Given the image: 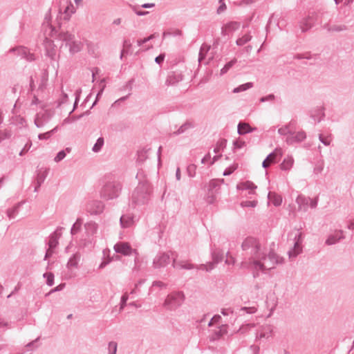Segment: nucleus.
I'll list each match as a JSON object with an SVG mask.
<instances>
[{"mask_svg":"<svg viewBox=\"0 0 354 354\" xmlns=\"http://www.w3.org/2000/svg\"><path fill=\"white\" fill-rule=\"evenodd\" d=\"M290 126H291V123H290L288 125H285V126L279 128L278 129V133L280 135H283V136H285V135H287V134H289V136H290L291 134V131L290 129Z\"/></svg>","mask_w":354,"mask_h":354,"instance_id":"obj_48","label":"nucleus"},{"mask_svg":"<svg viewBox=\"0 0 354 354\" xmlns=\"http://www.w3.org/2000/svg\"><path fill=\"white\" fill-rule=\"evenodd\" d=\"M226 142L227 141L225 139H223V140H220L219 142H218L216 144V146L215 147V148L214 149V153H218L219 151L221 150V149L225 147V145H226Z\"/></svg>","mask_w":354,"mask_h":354,"instance_id":"obj_53","label":"nucleus"},{"mask_svg":"<svg viewBox=\"0 0 354 354\" xmlns=\"http://www.w3.org/2000/svg\"><path fill=\"white\" fill-rule=\"evenodd\" d=\"M310 200V198L309 197H306L303 195H299L296 199V202L299 206V209L306 212Z\"/></svg>","mask_w":354,"mask_h":354,"instance_id":"obj_20","label":"nucleus"},{"mask_svg":"<svg viewBox=\"0 0 354 354\" xmlns=\"http://www.w3.org/2000/svg\"><path fill=\"white\" fill-rule=\"evenodd\" d=\"M38 114H40L41 120L44 121V122H46L50 118L51 116L50 113L48 111H46L44 113H39Z\"/></svg>","mask_w":354,"mask_h":354,"instance_id":"obj_63","label":"nucleus"},{"mask_svg":"<svg viewBox=\"0 0 354 354\" xmlns=\"http://www.w3.org/2000/svg\"><path fill=\"white\" fill-rule=\"evenodd\" d=\"M301 243H302V233L299 232L295 236V243L293 248L288 251V255L289 258H295L299 254H300L302 252L301 248Z\"/></svg>","mask_w":354,"mask_h":354,"instance_id":"obj_10","label":"nucleus"},{"mask_svg":"<svg viewBox=\"0 0 354 354\" xmlns=\"http://www.w3.org/2000/svg\"><path fill=\"white\" fill-rule=\"evenodd\" d=\"M83 223V219L81 218H77L75 223L73 225L71 230V234L72 235L76 234L77 232H79L81 230L82 225Z\"/></svg>","mask_w":354,"mask_h":354,"instance_id":"obj_34","label":"nucleus"},{"mask_svg":"<svg viewBox=\"0 0 354 354\" xmlns=\"http://www.w3.org/2000/svg\"><path fill=\"white\" fill-rule=\"evenodd\" d=\"M255 326V324H243L242 325L238 332L241 333H246L247 331H248L249 330H250L252 328H254Z\"/></svg>","mask_w":354,"mask_h":354,"instance_id":"obj_51","label":"nucleus"},{"mask_svg":"<svg viewBox=\"0 0 354 354\" xmlns=\"http://www.w3.org/2000/svg\"><path fill=\"white\" fill-rule=\"evenodd\" d=\"M306 133L303 131H298L295 134L291 132V134L286 138V142L288 145H292L295 142H300L306 138Z\"/></svg>","mask_w":354,"mask_h":354,"instance_id":"obj_15","label":"nucleus"},{"mask_svg":"<svg viewBox=\"0 0 354 354\" xmlns=\"http://www.w3.org/2000/svg\"><path fill=\"white\" fill-rule=\"evenodd\" d=\"M128 298H129V296H128L127 293H124L122 296L121 301H120V310H123L124 308L125 307V306L127 305V301L128 300Z\"/></svg>","mask_w":354,"mask_h":354,"instance_id":"obj_56","label":"nucleus"},{"mask_svg":"<svg viewBox=\"0 0 354 354\" xmlns=\"http://www.w3.org/2000/svg\"><path fill=\"white\" fill-rule=\"evenodd\" d=\"M312 56L309 52L305 53H300L297 54L295 55V58L297 59H311Z\"/></svg>","mask_w":354,"mask_h":354,"instance_id":"obj_55","label":"nucleus"},{"mask_svg":"<svg viewBox=\"0 0 354 354\" xmlns=\"http://www.w3.org/2000/svg\"><path fill=\"white\" fill-rule=\"evenodd\" d=\"M294 160L291 157H288L285 158L283 161L280 165V168L282 170H289L293 165Z\"/></svg>","mask_w":354,"mask_h":354,"instance_id":"obj_33","label":"nucleus"},{"mask_svg":"<svg viewBox=\"0 0 354 354\" xmlns=\"http://www.w3.org/2000/svg\"><path fill=\"white\" fill-rule=\"evenodd\" d=\"M57 127L48 132L40 133L39 134L38 138L39 140H47L51 137V136L57 131Z\"/></svg>","mask_w":354,"mask_h":354,"instance_id":"obj_44","label":"nucleus"},{"mask_svg":"<svg viewBox=\"0 0 354 354\" xmlns=\"http://www.w3.org/2000/svg\"><path fill=\"white\" fill-rule=\"evenodd\" d=\"M227 324H223L221 325L218 330H215L212 333L211 335H209V341L214 342L216 340L219 339L221 337H222L224 335L227 333Z\"/></svg>","mask_w":354,"mask_h":354,"instance_id":"obj_18","label":"nucleus"},{"mask_svg":"<svg viewBox=\"0 0 354 354\" xmlns=\"http://www.w3.org/2000/svg\"><path fill=\"white\" fill-rule=\"evenodd\" d=\"M238 166L237 165H234L228 168H226L223 171V176H229L232 174L236 169Z\"/></svg>","mask_w":354,"mask_h":354,"instance_id":"obj_58","label":"nucleus"},{"mask_svg":"<svg viewBox=\"0 0 354 354\" xmlns=\"http://www.w3.org/2000/svg\"><path fill=\"white\" fill-rule=\"evenodd\" d=\"M147 150H145V149H142V150L138 151L137 161L139 162H144L147 158Z\"/></svg>","mask_w":354,"mask_h":354,"instance_id":"obj_50","label":"nucleus"},{"mask_svg":"<svg viewBox=\"0 0 354 354\" xmlns=\"http://www.w3.org/2000/svg\"><path fill=\"white\" fill-rule=\"evenodd\" d=\"M324 28L328 32H341L347 30V27L345 25L330 26L328 24H326L324 26Z\"/></svg>","mask_w":354,"mask_h":354,"instance_id":"obj_28","label":"nucleus"},{"mask_svg":"<svg viewBox=\"0 0 354 354\" xmlns=\"http://www.w3.org/2000/svg\"><path fill=\"white\" fill-rule=\"evenodd\" d=\"M12 134V131L9 129L0 130V143L5 139L10 138Z\"/></svg>","mask_w":354,"mask_h":354,"instance_id":"obj_45","label":"nucleus"},{"mask_svg":"<svg viewBox=\"0 0 354 354\" xmlns=\"http://www.w3.org/2000/svg\"><path fill=\"white\" fill-rule=\"evenodd\" d=\"M151 187L147 182L139 183L132 193V203L140 206L147 204L151 198Z\"/></svg>","mask_w":354,"mask_h":354,"instance_id":"obj_3","label":"nucleus"},{"mask_svg":"<svg viewBox=\"0 0 354 354\" xmlns=\"http://www.w3.org/2000/svg\"><path fill=\"white\" fill-rule=\"evenodd\" d=\"M104 144V138L100 137L97 140L96 142L95 143V145H93V147L92 148L93 151L95 153L99 152L102 149Z\"/></svg>","mask_w":354,"mask_h":354,"instance_id":"obj_40","label":"nucleus"},{"mask_svg":"<svg viewBox=\"0 0 354 354\" xmlns=\"http://www.w3.org/2000/svg\"><path fill=\"white\" fill-rule=\"evenodd\" d=\"M319 140L325 146H329L331 142V136H324L322 134H319Z\"/></svg>","mask_w":354,"mask_h":354,"instance_id":"obj_49","label":"nucleus"},{"mask_svg":"<svg viewBox=\"0 0 354 354\" xmlns=\"http://www.w3.org/2000/svg\"><path fill=\"white\" fill-rule=\"evenodd\" d=\"M48 169H46L44 171L39 170L36 178V181L39 184H42L48 175Z\"/></svg>","mask_w":354,"mask_h":354,"instance_id":"obj_41","label":"nucleus"},{"mask_svg":"<svg viewBox=\"0 0 354 354\" xmlns=\"http://www.w3.org/2000/svg\"><path fill=\"white\" fill-rule=\"evenodd\" d=\"M196 165L194 164H190L187 167V174L190 178H193L196 176Z\"/></svg>","mask_w":354,"mask_h":354,"instance_id":"obj_43","label":"nucleus"},{"mask_svg":"<svg viewBox=\"0 0 354 354\" xmlns=\"http://www.w3.org/2000/svg\"><path fill=\"white\" fill-rule=\"evenodd\" d=\"M84 228L88 234L93 235L97 230V224L93 221H89L85 223Z\"/></svg>","mask_w":354,"mask_h":354,"instance_id":"obj_27","label":"nucleus"},{"mask_svg":"<svg viewBox=\"0 0 354 354\" xmlns=\"http://www.w3.org/2000/svg\"><path fill=\"white\" fill-rule=\"evenodd\" d=\"M80 259V254L79 253L74 254L68 260L67 263V267L69 268H77L79 261Z\"/></svg>","mask_w":354,"mask_h":354,"instance_id":"obj_30","label":"nucleus"},{"mask_svg":"<svg viewBox=\"0 0 354 354\" xmlns=\"http://www.w3.org/2000/svg\"><path fill=\"white\" fill-rule=\"evenodd\" d=\"M253 87V83L252 82H247L245 84H241L236 88H234L232 91L234 93H238L242 91H245L249 88H251Z\"/></svg>","mask_w":354,"mask_h":354,"instance_id":"obj_35","label":"nucleus"},{"mask_svg":"<svg viewBox=\"0 0 354 354\" xmlns=\"http://www.w3.org/2000/svg\"><path fill=\"white\" fill-rule=\"evenodd\" d=\"M195 124L193 122L187 120L183 124L177 131L173 133V135L178 136L187 132L188 130L194 128Z\"/></svg>","mask_w":354,"mask_h":354,"instance_id":"obj_22","label":"nucleus"},{"mask_svg":"<svg viewBox=\"0 0 354 354\" xmlns=\"http://www.w3.org/2000/svg\"><path fill=\"white\" fill-rule=\"evenodd\" d=\"M344 236L343 235V231L339 230L335 232V234H330L326 240V244L328 245H334L339 242L340 240L344 239Z\"/></svg>","mask_w":354,"mask_h":354,"instance_id":"obj_19","label":"nucleus"},{"mask_svg":"<svg viewBox=\"0 0 354 354\" xmlns=\"http://www.w3.org/2000/svg\"><path fill=\"white\" fill-rule=\"evenodd\" d=\"M272 333V329L270 326H262L261 330H259L256 333V340H261V339H268Z\"/></svg>","mask_w":354,"mask_h":354,"instance_id":"obj_21","label":"nucleus"},{"mask_svg":"<svg viewBox=\"0 0 354 354\" xmlns=\"http://www.w3.org/2000/svg\"><path fill=\"white\" fill-rule=\"evenodd\" d=\"M172 266L174 268H180V269H185V270H191L193 268H195L196 266L190 263H188L187 261H176V258H174L173 259V263ZM198 270H206L207 272L211 271L213 270L214 268V263H208L207 264H201L199 266L196 267Z\"/></svg>","mask_w":354,"mask_h":354,"instance_id":"obj_8","label":"nucleus"},{"mask_svg":"<svg viewBox=\"0 0 354 354\" xmlns=\"http://www.w3.org/2000/svg\"><path fill=\"white\" fill-rule=\"evenodd\" d=\"M44 121L41 120L40 114H37L36 118L35 119V124L36 125V127L40 128L44 126Z\"/></svg>","mask_w":354,"mask_h":354,"instance_id":"obj_62","label":"nucleus"},{"mask_svg":"<svg viewBox=\"0 0 354 354\" xmlns=\"http://www.w3.org/2000/svg\"><path fill=\"white\" fill-rule=\"evenodd\" d=\"M237 60L236 59H232L231 61H230L229 62L226 63L225 64V66L221 68V75H223L225 73H226L229 69L230 68H232L236 63Z\"/></svg>","mask_w":354,"mask_h":354,"instance_id":"obj_42","label":"nucleus"},{"mask_svg":"<svg viewBox=\"0 0 354 354\" xmlns=\"http://www.w3.org/2000/svg\"><path fill=\"white\" fill-rule=\"evenodd\" d=\"M28 48L24 46H18L16 48H12L10 50V53H17V55L21 56L24 58V57L26 55V52L28 51Z\"/></svg>","mask_w":354,"mask_h":354,"instance_id":"obj_37","label":"nucleus"},{"mask_svg":"<svg viewBox=\"0 0 354 354\" xmlns=\"http://www.w3.org/2000/svg\"><path fill=\"white\" fill-rule=\"evenodd\" d=\"M315 19L313 17H308L304 19V21L301 22V29L302 32H306L309 30L314 24Z\"/></svg>","mask_w":354,"mask_h":354,"instance_id":"obj_26","label":"nucleus"},{"mask_svg":"<svg viewBox=\"0 0 354 354\" xmlns=\"http://www.w3.org/2000/svg\"><path fill=\"white\" fill-rule=\"evenodd\" d=\"M310 118L317 122H320L325 117L324 107L317 106L310 111Z\"/></svg>","mask_w":354,"mask_h":354,"instance_id":"obj_14","label":"nucleus"},{"mask_svg":"<svg viewBox=\"0 0 354 354\" xmlns=\"http://www.w3.org/2000/svg\"><path fill=\"white\" fill-rule=\"evenodd\" d=\"M122 190V185L118 181H109L101 189L100 196L104 200H113L118 198Z\"/></svg>","mask_w":354,"mask_h":354,"instance_id":"obj_4","label":"nucleus"},{"mask_svg":"<svg viewBox=\"0 0 354 354\" xmlns=\"http://www.w3.org/2000/svg\"><path fill=\"white\" fill-rule=\"evenodd\" d=\"M120 222L122 227H129L133 223V217L130 214H124L120 217Z\"/></svg>","mask_w":354,"mask_h":354,"instance_id":"obj_24","label":"nucleus"},{"mask_svg":"<svg viewBox=\"0 0 354 354\" xmlns=\"http://www.w3.org/2000/svg\"><path fill=\"white\" fill-rule=\"evenodd\" d=\"M183 75L180 72L173 71L167 77L166 80L167 85H175L182 81Z\"/></svg>","mask_w":354,"mask_h":354,"instance_id":"obj_17","label":"nucleus"},{"mask_svg":"<svg viewBox=\"0 0 354 354\" xmlns=\"http://www.w3.org/2000/svg\"><path fill=\"white\" fill-rule=\"evenodd\" d=\"M131 43L130 41V40L129 39H124V41H123V49L121 51V54H120V59H122V57L125 55V54H128L131 48Z\"/></svg>","mask_w":354,"mask_h":354,"instance_id":"obj_36","label":"nucleus"},{"mask_svg":"<svg viewBox=\"0 0 354 354\" xmlns=\"http://www.w3.org/2000/svg\"><path fill=\"white\" fill-rule=\"evenodd\" d=\"M252 39V36L250 35V33H247L242 36L241 37H239L236 39V44L238 46H243L245 44L248 43Z\"/></svg>","mask_w":354,"mask_h":354,"instance_id":"obj_39","label":"nucleus"},{"mask_svg":"<svg viewBox=\"0 0 354 354\" xmlns=\"http://www.w3.org/2000/svg\"><path fill=\"white\" fill-rule=\"evenodd\" d=\"M90 114V111L88 110L85 112H84L83 113L80 114V115H72L71 117V122H75L76 120H80V118H82V117L85 116V115H88Z\"/></svg>","mask_w":354,"mask_h":354,"instance_id":"obj_61","label":"nucleus"},{"mask_svg":"<svg viewBox=\"0 0 354 354\" xmlns=\"http://www.w3.org/2000/svg\"><path fill=\"white\" fill-rule=\"evenodd\" d=\"M271 153H273V156H272L268 160L271 164L277 162L278 161L277 158H281L283 155L281 149L278 148L275 149Z\"/></svg>","mask_w":354,"mask_h":354,"instance_id":"obj_38","label":"nucleus"},{"mask_svg":"<svg viewBox=\"0 0 354 354\" xmlns=\"http://www.w3.org/2000/svg\"><path fill=\"white\" fill-rule=\"evenodd\" d=\"M169 262L170 257L167 253H159L154 258L153 261V266L154 268H160L168 265Z\"/></svg>","mask_w":354,"mask_h":354,"instance_id":"obj_11","label":"nucleus"},{"mask_svg":"<svg viewBox=\"0 0 354 354\" xmlns=\"http://www.w3.org/2000/svg\"><path fill=\"white\" fill-rule=\"evenodd\" d=\"M237 189H248L249 194H254V189H257V186L251 181H245L237 185Z\"/></svg>","mask_w":354,"mask_h":354,"instance_id":"obj_23","label":"nucleus"},{"mask_svg":"<svg viewBox=\"0 0 354 354\" xmlns=\"http://www.w3.org/2000/svg\"><path fill=\"white\" fill-rule=\"evenodd\" d=\"M182 35V31L180 30H174V31H166L164 32L163 36L166 37L167 35H172V36H179Z\"/></svg>","mask_w":354,"mask_h":354,"instance_id":"obj_59","label":"nucleus"},{"mask_svg":"<svg viewBox=\"0 0 354 354\" xmlns=\"http://www.w3.org/2000/svg\"><path fill=\"white\" fill-rule=\"evenodd\" d=\"M241 248L250 255V263L256 270L264 272L274 269L277 265L284 262V259L274 250L265 252L259 240L254 237H247L242 243Z\"/></svg>","mask_w":354,"mask_h":354,"instance_id":"obj_1","label":"nucleus"},{"mask_svg":"<svg viewBox=\"0 0 354 354\" xmlns=\"http://www.w3.org/2000/svg\"><path fill=\"white\" fill-rule=\"evenodd\" d=\"M268 197V199L272 201L274 206L277 207L281 205L282 203V198L281 196L277 195L274 192H269Z\"/></svg>","mask_w":354,"mask_h":354,"instance_id":"obj_29","label":"nucleus"},{"mask_svg":"<svg viewBox=\"0 0 354 354\" xmlns=\"http://www.w3.org/2000/svg\"><path fill=\"white\" fill-rule=\"evenodd\" d=\"M66 152L64 150H62L58 152L57 156L55 157L54 160L56 162H58L61 160H62L66 157Z\"/></svg>","mask_w":354,"mask_h":354,"instance_id":"obj_57","label":"nucleus"},{"mask_svg":"<svg viewBox=\"0 0 354 354\" xmlns=\"http://www.w3.org/2000/svg\"><path fill=\"white\" fill-rule=\"evenodd\" d=\"M18 207H19V205H17L11 209H8L7 214L10 218H13L15 217V214L18 212Z\"/></svg>","mask_w":354,"mask_h":354,"instance_id":"obj_54","label":"nucleus"},{"mask_svg":"<svg viewBox=\"0 0 354 354\" xmlns=\"http://www.w3.org/2000/svg\"><path fill=\"white\" fill-rule=\"evenodd\" d=\"M240 26L241 24L238 21L227 22L221 28V34L223 36L229 35L230 33L237 30Z\"/></svg>","mask_w":354,"mask_h":354,"instance_id":"obj_13","label":"nucleus"},{"mask_svg":"<svg viewBox=\"0 0 354 354\" xmlns=\"http://www.w3.org/2000/svg\"><path fill=\"white\" fill-rule=\"evenodd\" d=\"M209 49H210L209 45H207L206 44H202V46L200 48L199 55H198V62L199 63H201L205 59L206 55H207V52L209 50Z\"/></svg>","mask_w":354,"mask_h":354,"instance_id":"obj_31","label":"nucleus"},{"mask_svg":"<svg viewBox=\"0 0 354 354\" xmlns=\"http://www.w3.org/2000/svg\"><path fill=\"white\" fill-rule=\"evenodd\" d=\"M43 277L46 278V284L48 286H52L54 283V274L52 272H46Z\"/></svg>","mask_w":354,"mask_h":354,"instance_id":"obj_47","label":"nucleus"},{"mask_svg":"<svg viewBox=\"0 0 354 354\" xmlns=\"http://www.w3.org/2000/svg\"><path fill=\"white\" fill-rule=\"evenodd\" d=\"M63 230V227H58L53 233H52L50 236L48 246L50 249H54L58 245V239L62 235L60 231Z\"/></svg>","mask_w":354,"mask_h":354,"instance_id":"obj_16","label":"nucleus"},{"mask_svg":"<svg viewBox=\"0 0 354 354\" xmlns=\"http://www.w3.org/2000/svg\"><path fill=\"white\" fill-rule=\"evenodd\" d=\"M48 27L49 29V36H56L57 39L64 42L66 46H68L71 54L74 55L82 50L83 44L80 41L75 39V35L68 31L61 30L58 32L52 25H48Z\"/></svg>","mask_w":354,"mask_h":354,"instance_id":"obj_2","label":"nucleus"},{"mask_svg":"<svg viewBox=\"0 0 354 354\" xmlns=\"http://www.w3.org/2000/svg\"><path fill=\"white\" fill-rule=\"evenodd\" d=\"M212 260H213V261L212 263H214V268L216 264L218 263L219 262H221L223 260V253L218 250H214L212 252Z\"/></svg>","mask_w":354,"mask_h":354,"instance_id":"obj_32","label":"nucleus"},{"mask_svg":"<svg viewBox=\"0 0 354 354\" xmlns=\"http://www.w3.org/2000/svg\"><path fill=\"white\" fill-rule=\"evenodd\" d=\"M118 349V344L111 341L108 344V354H116Z\"/></svg>","mask_w":354,"mask_h":354,"instance_id":"obj_46","label":"nucleus"},{"mask_svg":"<svg viewBox=\"0 0 354 354\" xmlns=\"http://www.w3.org/2000/svg\"><path fill=\"white\" fill-rule=\"evenodd\" d=\"M154 37L153 35H151L150 36L145 37L144 39H140L137 41V44L138 46H142V44H145L146 42L149 41L151 39Z\"/></svg>","mask_w":354,"mask_h":354,"instance_id":"obj_64","label":"nucleus"},{"mask_svg":"<svg viewBox=\"0 0 354 354\" xmlns=\"http://www.w3.org/2000/svg\"><path fill=\"white\" fill-rule=\"evenodd\" d=\"M104 209V205L100 201L93 200L88 201L86 205V211L91 215H99Z\"/></svg>","mask_w":354,"mask_h":354,"instance_id":"obj_9","label":"nucleus"},{"mask_svg":"<svg viewBox=\"0 0 354 354\" xmlns=\"http://www.w3.org/2000/svg\"><path fill=\"white\" fill-rule=\"evenodd\" d=\"M224 183V179H212L207 185L206 194V202L209 204L214 203L216 200V196L220 192L221 185Z\"/></svg>","mask_w":354,"mask_h":354,"instance_id":"obj_6","label":"nucleus"},{"mask_svg":"<svg viewBox=\"0 0 354 354\" xmlns=\"http://www.w3.org/2000/svg\"><path fill=\"white\" fill-rule=\"evenodd\" d=\"M31 146H32V142H31V140H28V142L25 145L24 147L19 152V156H24L26 152H28V151L30 149Z\"/></svg>","mask_w":354,"mask_h":354,"instance_id":"obj_60","label":"nucleus"},{"mask_svg":"<svg viewBox=\"0 0 354 354\" xmlns=\"http://www.w3.org/2000/svg\"><path fill=\"white\" fill-rule=\"evenodd\" d=\"M48 25H45V24H43L44 28L46 27V29H48ZM47 30H45L44 32V40L43 45L44 46V48L46 50V56L49 57L51 59L55 60L56 57V46L54 44L53 40L51 39L53 37L49 36V32L47 33ZM53 38L56 39V36L53 37Z\"/></svg>","mask_w":354,"mask_h":354,"instance_id":"obj_7","label":"nucleus"},{"mask_svg":"<svg viewBox=\"0 0 354 354\" xmlns=\"http://www.w3.org/2000/svg\"><path fill=\"white\" fill-rule=\"evenodd\" d=\"M238 133L239 135H244L253 131V129L245 122H239L237 127Z\"/></svg>","mask_w":354,"mask_h":354,"instance_id":"obj_25","label":"nucleus"},{"mask_svg":"<svg viewBox=\"0 0 354 354\" xmlns=\"http://www.w3.org/2000/svg\"><path fill=\"white\" fill-rule=\"evenodd\" d=\"M257 201H242L241 203V205L243 207H254L257 206Z\"/></svg>","mask_w":354,"mask_h":354,"instance_id":"obj_52","label":"nucleus"},{"mask_svg":"<svg viewBox=\"0 0 354 354\" xmlns=\"http://www.w3.org/2000/svg\"><path fill=\"white\" fill-rule=\"evenodd\" d=\"M115 252L120 253L123 255H130L132 252L137 253L136 250H133L130 245L126 242H120L114 245Z\"/></svg>","mask_w":354,"mask_h":354,"instance_id":"obj_12","label":"nucleus"},{"mask_svg":"<svg viewBox=\"0 0 354 354\" xmlns=\"http://www.w3.org/2000/svg\"><path fill=\"white\" fill-rule=\"evenodd\" d=\"M185 300V295L183 292H175L168 295L163 304L164 306L169 310H174L180 307Z\"/></svg>","mask_w":354,"mask_h":354,"instance_id":"obj_5","label":"nucleus"}]
</instances>
